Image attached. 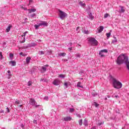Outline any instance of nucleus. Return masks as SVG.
Returning <instances> with one entry per match:
<instances>
[{
  "instance_id": "obj_36",
  "label": "nucleus",
  "mask_w": 129,
  "mask_h": 129,
  "mask_svg": "<svg viewBox=\"0 0 129 129\" xmlns=\"http://www.w3.org/2000/svg\"><path fill=\"white\" fill-rule=\"evenodd\" d=\"M28 31H25L23 35H21V37H26V35L27 34Z\"/></svg>"
},
{
  "instance_id": "obj_31",
  "label": "nucleus",
  "mask_w": 129,
  "mask_h": 129,
  "mask_svg": "<svg viewBox=\"0 0 129 129\" xmlns=\"http://www.w3.org/2000/svg\"><path fill=\"white\" fill-rule=\"evenodd\" d=\"M76 56L77 58H80V57H81V54L80 53H77L76 54Z\"/></svg>"
},
{
  "instance_id": "obj_19",
  "label": "nucleus",
  "mask_w": 129,
  "mask_h": 129,
  "mask_svg": "<svg viewBox=\"0 0 129 129\" xmlns=\"http://www.w3.org/2000/svg\"><path fill=\"white\" fill-rule=\"evenodd\" d=\"M12 27V25H9V26L7 27V28L6 29V32L7 33H9V32H10V31H11V28Z\"/></svg>"
},
{
  "instance_id": "obj_33",
  "label": "nucleus",
  "mask_w": 129,
  "mask_h": 129,
  "mask_svg": "<svg viewBox=\"0 0 129 129\" xmlns=\"http://www.w3.org/2000/svg\"><path fill=\"white\" fill-rule=\"evenodd\" d=\"M110 35H111V33L110 32H109L106 34V36H107V38H109L110 37Z\"/></svg>"
},
{
  "instance_id": "obj_54",
  "label": "nucleus",
  "mask_w": 129,
  "mask_h": 129,
  "mask_svg": "<svg viewBox=\"0 0 129 129\" xmlns=\"http://www.w3.org/2000/svg\"><path fill=\"white\" fill-rule=\"evenodd\" d=\"M102 123H103H103L102 122H99L98 123V124H99V125H101L102 124Z\"/></svg>"
},
{
  "instance_id": "obj_13",
  "label": "nucleus",
  "mask_w": 129,
  "mask_h": 129,
  "mask_svg": "<svg viewBox=\"0 0 129 129\" xmlns=\"http://www.w3.org/2000/svg\"><path fill=\"white\" fill-rule=\"evenodd\" d=\"M31 61V57L28 56L26 58V62L27 64H29Z\"/></svg>"
},
{
  "instance_id": "obj_57",
  "label": "nucleus",
  "mask_w": 129,
  "mask_h": 129,
  "mask_svg": "<svg viewBox=\"0 0 129 129\" xmlns=\"http://www.w3.org/2000/svg\"><path fill=\"white\" fill-rule=\"evenodd\" d=\"M22 106H23V105H20V106H19V107H22Z\"/></svg>"
},
{
  "instance_id": "obj_22",
  "label": "nucleus",
  "mask_w": 129,
  "mask_h": 129,
  "mask_svg": "<svg viewBox=\"0 0 129 129\" xmlns=\"http://www.w3.org/2000/svg\"><path fill=\"white\" fill-rule=\"evenodd\" d=\"M81 82H78L77 84V87H80V88H83V86H81Z\"/></svg>"
},
{
  "instance_id": "obj_46",
  "label": "nucleus",
  "mask_w": 129,
  "mask_h": 129,
  "mask_svg": "<svg viewBox=\"0 0 129 129\" xmlns=\"http://www.w3.org/2000/svg\"><path fill=\"white\" fill-rule=\"evenodd\" d=\"M33 123H35V124H37L38 123L37 122V121L36 120H33Z\"/></svg>"
},
{
  "instance_id": "obj_50",
  "label": "nucleus",
  "mask_w": 129,
  "mask_h": 129,
  "mask_svg": "<svg viewBox=\"0 0 129 129\" xmlns=\"http://www.w3.org/2000/svg\"><path fill=\"white\" fill-rule=\"evenodd\" d=\"M69 50L70 51H72V47H69Z\"/></svg>"
},
{
  "instance_id": "obj_29",
  "label": "nucleus",
  "mask_w": 129,
  "mask_h": 129,
  "mask_svg": "<svg viewBox=\"0 0 129 129\" xmlns=\"http://www.w3.org/2000/svg\"><path fill=\"white\" fill-rule=\"evenodd\" d=\"M21 9H22V10H24V11H28V9L26 7H24L23 6H20Z\"/></svg>"
},
{
  "instance_id": "obj_30",
  "label": "nucleus",
  "mask_w": 129,
  "mask_h": 129,
  "mask_svg": "<svg viewBox=\"0 0 129 129\" xmlns=\"http://www.w3.org/2000/svg\"><path fill=\"white\" fill-rule=\"evenodd\" d=\"M36 17V14L33 13L30 15V18H35Z\"/></svg>"
},
{
  "instance_id": "obj_3",
  "label": "nucleus",
  "mask_w": 129,
  "mask_h": 129,
  "mask_svg": "<svg viewBox=\"0 0 129 129\" xmlns=\"http://www.w3.org/2000/svg\"><path fill=\"white\" fill-rule=\"evenodd\" d=\"M88 41L91 46H97L98 45L97 40H96V39L93 37L89 38Z\"/></svg>"
},
{
  "instance_id": "obj_8",
  "label": "nucleus",
  "mask_w": 129,
  "mask_h": 129,
  "mask_svg": "<svg viewBox=\"0 0 129 129\" xmlns=\"http://www.w3.org/2000/svg\"><path fill=\"white\" fill-rule=\"evenodd\" d=\"M48 65H45L43 67H41V72H46L47 71V68L48 67Z\"/></svg>"
},
{
  "instance_id": "obj_16",
  "label": "nucleus",
  "mask_w": 129,
  "mask_h": 129,
  "mask_svg": "<svg viewBox=\"0 0 129 129\" xmlns=\"http://www.w3.org/2000/svg\"><path fill=\"white\" fill-rule=\"evenodd\" d=\"M64 121H69L71 120V117H66L63 118Z\"/></svg>"
},
{
  "instance_id": "obj_28",
  "label": "nucleus",
  "mask_w": 129,
  "mask_h": 129,
  "mask_svg": "<svg viewBox=\"0 0 129 129\" xmlns=\"http://www.w3.org/2000/svg\"><path fill=\"white\" fill-rule=\"evenodd\" d=\"M89 17L90 18V19L91 20H93L94 17H93V16H92V14L90 13L89 15Z\"/></svg>"
},
{
  "instance_id": "obj_35",
  "label": "nucleus",
  "mask_w": 129,
  "mask_h": 129,
  "mask_svg": "<svg viewBox=\"0 0 129 129\" xmlns=\"http://www.w3.org/2000/svg\"><path fill=\"white\" fill-rule=\"evenodd\" d=\"M10 57L11 60H13V58H14V54L13 53H10Z\"/></svg>"
},
{
  "instance_id": "obj_42",
  "label": "nucleus",
  "mask_w": 129,
  "mask_h": 129,
  "mask_svg": "<svg viewBox=\"0 0 129 129\" xmlns=\"http://www.w3.org/2000/svg\"><path fill=\"white\" fill-rule=\"evenodd\" d=\"M95 107L99 106V104H97L96 102H94Z\"/></svg>"
},
{
  "instance_id": "obj_58",
  "label": "nucleus",
  "mask_w": 129,
  "mask_h": 129,
  "mask_svg": "<svg viewBox=\"0 0 129 129\" xmlns=\"http://www.w3.org/2000/svg\"><path fill=\"white\" fill-rule=\"evenodd\" d=\"M8 73H9V74L11 73V71H8Z\"/></svg>"
},
{
  "instance_id": "obj_59",
  "label": "nucleus",
  "mask_w": 129,
  "mask_h": 129,
  "mask_svg": "<svg viewBox=\"0 0 129 129\" xmlns=\"http://www.w3.org/2000/svg\"><path fill=\"white\" fill-rule=\"evenodd\" d=\"M79 27H78L77 28V31H78V29H79Z\"/></svg>"
},
{
  "instance_id": "obj_48",
  "label": "nucleus",
  "mask_w": 129,
  "mask_h": 129,
  "mask_svg": "<svg viewBox=\"0 0 129 129\" xmlns=\"http://www.w3.org/2000/svg\"><path fill=\"white\" fill-rule=\"evenodd\" d=\"M29 4H32L33 3V1L32 0H29Z\"/></svg>"
},
{
  "instance_id": "obj_26",
  "label": "nucleus",
  "mask_w": 129,
  "mask_h": 129,
  "mask_svg": "<svg viewBox=\"0 0 129 129\" xmlns=\"http://www.w3.org/2000/svg\"><path fill=\"white\" fill-rule=\"evenodd\" d=\"M38 54H39V55H44V54H45V51H39V52H38Z\"/></svg>"
},
{
  "instance_id": "obj_32",
  "label": "nucleus",
  "mask_w": 129,
  "mask_h": 129,
  "mask_svg": "<svg viewBox=\"0 0 129 129\" xmlns=\"http://www.w3.org/2000/svg\"><path fill=\"white\" fill-rule=\"evenodd\" d=\"M58 77L59 78H65V75L61 74L58 76Z\"/></svg>"
},
{
  "instance_id": "obj_64",
  "label": "nucleus",
  "mask_w": 129,
  "mask_h": 129,
  "mask_svg": "<svg viewBox=\"0 0 129 129\" xmlns=\"http://www.w3.org/2000/svg\"><path fill=\"white\" fill-rule=\"evenodd\" d=\"M64 61H67V59H66V60H65V59H64Z\"/></svg>"
},
{
  "instance_id": "obj_49",
  "label": "nucleus",
  "mask_w": 129,
  "mask_h": 129,
  "mask_svg": "<svg viewBox=\"0 0 129 129\" xmlns=\"http://www.w3.org/2000/svg\"><path fill=\"white\" fill-rule=\"evenodd\" d=\"M84 73V72L83 71H81V72H80L79 74H81V75H82V74Z\"/></svg>"
},
{
  "instance_id": "obj_17",
  "label": "nucleus",
  "mask_w": 129,
  "mask_h": 129,
  "mask_svg": "<svg viewBox=\"0 0 129 129\" xmlns=\"http://www.w3.org/2000/svg\"><path fill=\"white\" fill-rule=\"evenodd\" d=\"M35 46H37V44L35 43H29L28 44V47H35Z\"/></svg>"
},
{
  "instance_id": "obj_7",
  "label": "nucleus",
  "mask_w": 129,
  "mask_h": 129,
  "mask_svg": "<svg viewBox=\"0 0 129 129\" xmlns=\"http://www.w3.org/2000/svg\"><path fill=\"white\" fill-rule=\"evenodd\" d=\"M107 49H103L99 51V55L100 57H104V53H107Z\"/></svg>"
},
{
  "instance_id": "obj_23",
  "label": "nucleus",
  "mask_w": 129,
  "mask_h": 129,
  "mask_svg": "<svg viewBox=\"0 0 129 129\" xmlns=\"http://www.w3.org/2000/svg\"><path fill=\"white\" fill-rule=\"evenodd\" d=\"M37 24H38V25L36 24L34 25L35 30H38V29H39V27H40L39 22Z\"/></svg>"
},
{
  "instance_id": "obj_43",
  "label": "nucleus",
  "mask_w": 129,
  "mask_h": 129,
  "mask_svg": "<svg viewBox=\"0 0 129 129\" xmlns=\"http://www.w3.org/2000/svg\"><path fill=\"white\" fill-rule=\"evenodd\" d=\"M25 42H26V38H25V37L23 38V40L21 41V43H25Z\"/></svg>"
},
{
  "instance_id": "obj_47",
  "label": "nucleus",
  "mask_w": 129,
  "mask_h": 129,
  "mask_svg": "<svg viewBox=\"0 0 129 129\" xmlns=\"http://www.w3.org/2000/svg\"><path fill=\"white\" fill-rule=\"evenodd\" d=\"M44 99H45V100H48V99H49V97H44Z\"/></svg>"
},
{
  "instance_id": "obj_1",
  "label": "nucleus",
  "mask_w": 129,
  "mask_h": 129,
  "mask_svg": "<svg viewBox=\"0 0 129 129\" xmlns=\"http://www.w3.org/2000/svg\"><path fill=\"white\" fill-rule=\"evenodd\" d=\"M124 62L126 66V69L128 70L129 73V60L128 57L125 55V54H123L120 55L116 59V63L118 65H121Z\"/></svg>"
},
{
  "instance_id": "obj_11",
  "label": "nucleus",
  "mask_w": 129,
  "mask_h": 129,
  "mask_svg": "<svg viewBox=\"0 0 129 129\" xmlns=\"http://www.w3.org/2000/svg\"><path fill=\"white\" fill-rule=\"evenodd\" d=\"M104 27L103 26H100L99 28H97L98 33H101L103 31Z\"/></svg>"
},
{
  "instance_id": "obj_20",
  "label": "nucleus",
  "mask_w": 129,
  "mask_h": 129,
  "mask_svg": "<svg viewBox=\"0 0 129 129\" xmlns=\"http://www.w3.org/2000/svg\"><path fill=\"white\" fill-rule=\"evenodd\" d=\"M79 5H80V6H82V8H84V7H85L86 6V5L85 4V3H83V2H80Z\"/></svg>"
},
{
  "instance_id": "obj_56",
  "label": "nucleus",
  "mask_w": 129,
  "mask_h": 129,
  "mask_svg": "<svg viewBox=\"0 0 129 129\" xmlns=\"http://www.w3.org/2000/svg\"><path fill=\"white\" fill-rule=\"evenodd\" d=\"M114 97H115L116 98H117V97H118V96L115 95V96H114Z\"/></svg>"
},
{
  "instance_id": "obj_18",
  "label": "nucleus",
  "mask_w": 129,
  "mask_h": 129,
  "mask_svg": "<svg viewBox=\"0 0 129 129\" xmlns=\"http://www.w3.org/2000/svg\"><path fill=\"white\" fill-rule=\"evenodd\" d=\"M113 38L114 39L112 40V43L113 44H115V43H117V39H116V37H115V36H113Z\"/></svg>"
},
{
  "instance_id": "obj_51",
  "label": "nucleus",
  "mask_w": 129,
  "mask_h": 129,
  "mask_svg": "<svg viewBox=\"0 0 129 129\" xmlns=\"http://www.w3.org/2000/svg\"><path fill=\"white\" fill-rule=\"evenodd\" d=\"M7 112H10V109H9V108H7Z\"/></svg>"
},
{
  "instance_id": "obj_63",
  "label": "nucleus",
  "mask_w": 129,
  "mask_h": 129,
  "mask_svg": "<svg viewBox=\"0 0 129 129\" xmlns=\"http://www.w3.org/2000/svg\"><path fill=\"white\" fill-rule=\"evenodd\" d=\"M81 80H83V78H81L80 79Z\"/></svg>"
},
{
  "instance_id": "obj_14",
  "label": "nucleus",
  "mask_w": 129,
  "mask_h": 129,
  "mask_svg": "<svg viewBox=\"0 0 129 129\" xmlns=\"http://www.w3.org/2000/svg\"><path fill=\"white\" fill-rule=\"evenodd\" d=\"M27 11H28V12L29 14H31V13H34L36 12V9H27Z\"/></svg>"
},
{
  "instance_id": "obj_55",
  "label": "nucleus",
  "mask_w": 129,
  "mask_h": 129,
  "mask_svg": "<svg viewBox=\"0 0 129 129\" xmlns=\"http://www.w3.org/2000/svg\"><path fill=\"white\" fill-rule=\"evenodd\" d=\"M69 45H70V46H71V45H72V43L70 42V43H69Z\"/></svg>"
},
{
  "instance_id": "obj_53",
  "label": "nucleus",
  "mask_w": 129,
  "mask_h": 129,
  "mask_svg": "<svg viewBox=\"0 0 129 129\" xmlns=\"http://www.w3.org/2000/svg\"><path fill=\"white\" fill-rule=\"evenodd\" d=\"M91 129H96V126H93Z\"/></svg>"
},
{
  "instance_id": "obj_15",
  "label": "nucleus",
  "mask_w": 129,
  "mask_h": 129,
  "mask_svg": "<svg viewBox=\"0 0 129 129\" xmlns=\"http://www.w3.org/2000/svg\"><path fill=\"white\" fill-rule=\"evenodd\" d=\"M10 64H11L12 66H16V63L15 60H11Z\"/></svg>"
},
{
  "instance_id": "obj_40",
  "label": "nucleus",
  "mask_w": 129,
  "mask_h": 129,
  "mask_svg": "<svg viewBox=\"0 0 129 129\" xmlns=\"http://www.w3.org/2000/svg\"><path fill=\"white\" fill-rule=\"evenodd\" d=\"M31 85H32V82L29 81V82H28V86H31Z\"/></svg>"
},
{
  "instance_id": "obj_44",
  "label": "nucleus",
  "mask_w": 129,
  "mask_h": 129,
  "mask_svg": "<svg viewBox=\"0 0 129 129\" xmlns=\"http://www.w3.org/2000/svg\"><path fill=\"white\" fill-rule=\"evenodd\" d=\"M15 104H20V101H16Z\"/></svg>"
},
{
  "instance_id": "obj_9",
  "label": "nucleus",
  "mask_w": 129,
  "mask_h": 129,
  "mask_svg": "<svg viewBox=\"0 0 129 129\" xmlns=\"http://www.w3.org/2000/svg\"><path fill=\"white\" fill-rule=\"evenodd\" d=\"M60 83V81L59 80H54L53 82V84L54 85H56V86H58Z\"/></svg>"
},
{
  "instance_id": "obj_24",
  "label": "nucleus",
  "mask_w": 129,
  "mask_h": 129,
  "mask_svg": "<svg viewBox=\"0 0 129 129\" xmlns=\"http://www.w3.org/2000/svg\"><path fill=\"white\" fill-rule=\"evenodd\" d=\"M84 125H85V126H88V122L86 119L84 120Z\"/></svg>"
},
{
  "instance_id": "obj_37",
  "label": "nucleus",
  "mask_w": 129,
  "mask_h": 129,
  "mask_svg": "<svg viewBox=\"0 0 129 129\" xmlns=\"http://www.w3.org/2000/svg\"><path fill=\"white\" fill-rule=\"evenodd\" d=\"M79 125H82V119H80V120H79Z\"/></svg>"
},
{
  "instance_id": "obj_10",
  "label": "nucleus",
  "mask_w": 129,
  "mask_h": 129,
  "mask_svg": "<svg viewBox=\"0 0 129 129\" xmlns=\"http://www.w3.org/2000/svg\"><path fill=\"white\" fill-rule=\"evenodd\" d=\"M71 85V83H70L69 81L66 82L64 83V86H65V88H68V86H70Z\"/></svg>"
},
{
  "instance_id": "obj_45",
  "label": "nucleus",
  "mask_w": 129,
  "mask_h": 129,
  "mask_svg": "<svg viewBox=\"0 0 129 129\" xmlns=\"http://www.w3.org/2000/svg\"><path fill=\"white\" fill-rule=\"evenodd\" d=\"M21 126L22 128L25 129V128H24L25 127V125H24V124H21Z\"/></svg>"
},
{
  "instance_id": "obj_27",
  "label": "nucleus",
  "mask_w": 129,
  "mask_h": 129,
  "mask_svg": "<svg viewBox=\"0 0 129 129\" xmlns=\"http://www.w3.org/2000/svg\"><path fill=\"white\" fill-rule=\"evenodd\" d=\"M92 96H97V93H96V92H95V91H93L92 92Z\"/></svg>"
},
{
  "instance_id": "obj_25",
  "label": "nucleus",
  "mask_w": 129,
  "mask_h": 129,
  "mask_svg": "<svg viewBox=\"0 0 129 129\" xmlns=\"http://www.w3.org/2000/svg\"><path fill=\"white\" fill-rule=\"evenodd\" d=\"M52 53V51L51 50H46V55H50Z\"/></svg>"
},
{
  "instance_id": "obj_21",
  "label": "nucleus",
  "mask_w": 129,
  "mask_h": 129,
  "mask_svg": "<svg viewBox=\"0 0 129 129\" xmlns=\"http://www.w3.org/2000/svg\"><path fill=\"white\" fill-rule=\"evenodd\" d=\"M58 56H59L60 57H64V56H66V53L61 52L58 54Z\"/></svg>"
},
{
  "instance_id": "obj_2",
  "label": "nucleus",
  "mask_w": 129,
  "mask_h": 129,
  "mask_svg": "<svg viewBox=\"0 0 129 129\" xmlns=\"http://www.w3.org/2000/svg\"><path fill=\"white\" fill-rule=\"evenodd\" d=\"M112 86L116 89H120L122 87V84L119 81L113 78L112 79Z\"/></svg>"
},
{
  "instance_id": "obj_52",
  "label": "nucleus",
  "mask_w": 129,
  "mask_h": 129,
  "mask_svg": "<svg viewBox=\"0 0 129 129\" xmlns=\"http://www.w3.org/2000/svg\"><path fill=\"white\" fill-rule=\"evenodd\" d=\"M0 56L1 58H3V54L2 53V52H0Z\"/></svg>"
},
{
  "instance_id": "obj_61",
  "label": "nucleus",
  "mask_w": 129,
  "mask_h": 129,
  "mask_svg": "<svg viewBox=\"0 0 129 129\" xmlns=\"http://www.w3.org/2000/svg\"><path fill=\"white\" fill-rule=\"evenodd\" d=\"M105 100H107V98H105Z\"/></svg>"
},
{
  "instance_id": "obj_60",
  "label": "nucleus",
  "mask_w": 129,
  "mask_h": 129,
  "mask_svg": "<svg viewBox=\"0 0 129 129\" xmlns=\"http://www.w3.org/2000/svg\"><path fill=\"white\" fill-rule=\"evenodd\" d=\"M25 21H28V18H25Z\"/></svg>"
},
{
  "instance_id": "obj_34",
  "label": "nucleus",
  "mask_w": 129,
  "mask_h": 129,
  "mask_svg": "<svg viewBox=\"0 0 129 129\" xmlns=\"http://www.w3.org/2000/svg\"><path fill=\"white\" fill-rule=\"evenodd\" d=\"M84 33L86 34V35H88V34H89V31H88V30H84Z\"/></svg>"
},
{
  "instance_id": "obj_12",
  "label": "nucleus",
  "mask_w": 129,
  "mask_h": 129,
  "mask_svg": "<svg viewBox=\"0 0 129 129\" xmlns=\"http://www.w3.org/2000/svg\"><path fill=\"white\" fill-rule=\"evenodd\" d=\"M119 8H120V10H119V13H124L125 12V10H124V7L123 6H119Z\"/></svg>"
},
{
  "instance_id": "obj_41",
  "label": "nucleus",
  "mask_w": 129,
  "mask_h": 129,
  "mask_svg": "<svg viewBox=\"0 0 129 129\" xmlns=\"http://www.w3.org/2000/svg\"><path fill=\"white\" fill-rule=\"evenodd\" d=\"M19 55H22V56H23V57H25V56H26V54H23V52H20Z\"/></svg>"
},
{
  "instance_id": "obj_39",
  "label": "nucleus",
  "mask_w": 129,
  "mask_h": 129,
  "mask_svg": "<svg viewBox=\"0 0 129 129\" xmlns=\"http://www.w3.org/2000/svg\"><path fill=\"white\" fill-rule=\"evenodd\" d=\"M108 16H109V15H108V14H107V13L105 14L104 16V18L105 19H106V18H107V17H108Z\"/></svg>"
},
{
  "instance_id": "obj_62",
  "label": "nucleus",
  "mask_w": 129,
  "mask_h": 129,
  "mask_svg": "<svg viewBox=\"0 0 129 129\" xmlns=\"http://www.w3.org/2000/svg\"><path fill=\"white\" fill-rule=\"evenodd\" d=\"M40 81H43V79H41Z\"/></svg>"
},
{
  "instance_id": "obj_4",
  "label": "nucleus",
  "mask_w": 129,
  "mask_h": 129,
  "mask_svg": "<svg viewBox=\"0 0 129 129\" xmlns=\"http://www.w3.org/2000/svg\"><path fill=\"white\" fill-rule=\"evenodd\" d=\"M59 17L60 19H61V20H63L64 19H65V18L68 16V15L66 13L61 10H59Z\"/></svg>"
},
{
  "instance_id": "obj_38",
  "label": "nucleus",
  "mask_w": 129,
  "mask_h": 129,
  "mask_svg": "<svg viewBox=\"0 0 129 129\" xmlns=\"http://www.w3.org/2000/svg\"><path fill=\"white\" fill-rule=\"evenodd\" d=\"M70 112H74V108H70Z\"/></svg>"
},
{
  "instance_id": "obj_6",
  "label": "nucleus",
  "mask_w": 129,
  "mask_h": 129,
  "mask_svg": "<svg viewBox=\"0 0 129 129\" xmlns=\"http://www.w3.org/2000/svg\"><path fill=\"white\" fill-rule=\"evenodd\" d=\"M40 27H47L48 26V23L46 21H40L38 22Z\"/></svg>"
},
{
  "instance_id": "obj_5",
  "label": "nucleus",
  "mask_w": 129,
  "mask_h": 129,
  "mask_svg": "<svg viewBox=\"0 0 129 129\" xmlns=\"http://www.w3.org/2000/svg\"><path fill=\"white\" fill-rule=\"evenodd\" d=\"M29 103L31 105H33V106H35V107H36V108H38V107H39V106H40V105H37V102H36V101H35V99H34L33 98H31L30 99Z\"/></svg>"
}]
</instances>
